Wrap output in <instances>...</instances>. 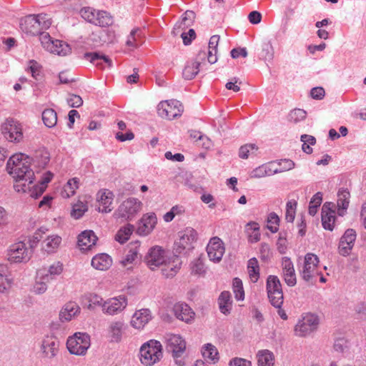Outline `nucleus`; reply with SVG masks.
Listing matches in <instances>:
<instances>
[{
  "instance_id": "5",
  "label": "nucleus",
  "mask_w": 366,
  "mask_h": 366,
  "mask_svg": "<svg viewBox=\"0 0 366 366\" xmlns=\"http://www.w3.org/2000/svg\"><path fill=\"white\" fill-rule=\"evenodd\" d=\"M142 208V203L140 200L134 197H129L121 202L114 213V216L117 219L132 220L141 212Z\"/></svg>"
},
{
  "instance_id": "1",
  "label": "nucleus",
  "mask_w": 366,
  "mask_h": 366,
  "mask_svg": "<svg viewBox=\"0 0 366 366\" xmlns=\"http://www.w3.org/2000/svg\"><path fill=\"white\" fill-rule=\"evenodd\" d=\"M31 158L24 153H16L8 160L6 171L13 178H19L23 175H31L34 171L31 169Z\"/></svg>"
},
{
  "instance_id": "63",
  "label": "nucleus",
  "mask_w": 366,
  "mask_h": 366,
  "mask_svg": "<svg viewBox=\"0 0 366 366\" xmlns=\"http://www.w3.org/2000/svg\"><path fill=\"white\" fill-rule=\"evenodd\" d=\"M192 272L195 274H202L204 273V264L200 259H195L191 265Z\"/></svg>"
},
{
  "instance_id": "2",
  "label": "nucleus",
  "mask_w": 366,
  "mask_h": 366,
  "mask_svg": "<svg viewBox=\"0 0 366 366\" xmlns=\"http://www.w3.org/2000/svg\"><path fill=\"white\" fill-rule=\"evenodd\" d=\"M14 179L15 180L14 188L18 193L28 194L31 197L37 198L45 191L44 184L39 185L34 182V172L31 175L26 174Z\"/></svg>"
},
{
  "instance_id": "40",
  "label": "nucleus",
  "mask_w": 366,
  "mask_h": 366,
  "mask_svg": "<svg viewBox=\"0 0 366 366\" xmlns=\"http://www.w3.org/2000/svg\"><path fill=\"white\" fill-rule=\"evenodd\" d=\"M231 295L227 291L222 292L218 299L219 307L222 313L229 314L232 309Z\"/></svg>"
},
{
  "instance_id": "17",
  "label": "nucleus",
  "mask_w": 366,
  "mask_h": 366,
  "mask_svg": "<svg viewBox=\"0 0 366 366\" xmlns=\"http://www.w3.org/2000/svg\"><path fill=\"white\" fill-rule=\"evenodd\" d=\"M127 305V299L124 295L109 298L104 301L102 312L109 315L122 312Z\"/></svg>"
},
{
  "instance_id": "60",
  "label": "nucleus",
  "mask_w": 366,
  "mask_h": 366,
  "mask_svg": "<svg viewBox=\"0 0 366 366\" xmlns=\"http://www.w3.org/2000/svg\"><path fill=\"white\" fill-rule=\"evenodd\" d=\"M11 285V280L4 273L3 267L0 266V292L8 290Z\"/></svg>"
},
{
  "instance_id": "53",
  "label": "nucleus",
  "mask_w": 366,
  "mask_h": 366,
  "mask_svg": "<svg viewBox=\"0 0 366 366\" xmlns=\"http://www.w3.org/2000/svg\"><path fill=\"white\" fill-rule=\"evenodd\" d=\"M274 48L270 41L264 42L262 45L261 56L266 61H270L274 58Z\"/></svg>"
},
{
  "instance_id": "6",
  "label": "nucleus",
  "mask_w": 366,
  "mask_h": 366,
  "mask_svg": "<svg viewBox=\"0 0 366 366\" xmlns=\"http://www.w3.org/2000/svg\"><path fill=\"white\" fill-rule=\"evenodd\" d=\"M320 274V259L319 257L313 253H307L305 256L302 269L300 271V275L305 282H310L315 280Z\"/></svg>"
},
{
  "instance_id": "39",
  "label": "nucleus",
  "mask_w": 366,
  "mask_h": 366,
  "mask_svg": "<svg viewBox=\"0 0 366 366\" xmlns=\"http://www.w3.org/2000/svg\"><path fill=\"white\" fill-rule=\"evenodd\" d=\"M257 358L258 366H274V355L268 350H259Z\"/></svg>"
},
{
  "instance_id": "55",
  "label": "nucleus",
  "mask_w": 366,
  "mask_h": 366,
  "mask_svg": "<svg viewBox=\"0 0 366 366\" xmlns=\"http://www.w3.org/2000/svg\"><path fill=\"white\" fill-rule=\"evenodd\" d=\"M233 292L237 300H243L244 298V291L242 282L240 279L236 277L233 280Z\"/></svg>"
},
{
  "instance_id": "30",
  "label": "nucleus",
  "mask_w": 366,
  "mask_h": 366,
  "mask_svg": "<svg viewBox=\"0 0 366 366\" xmlns=\"http://www.w3.org/2000/svg\"><path fill=\"white\" fill-rule=\"evenodd\" d=\"M139 242H131L128 245V252L120 262L122 267L127 268L132 267L133 263L139 257Z\"/></svg>"
},
{
  "instance_id": "37",
  "label": "nucleus",
  "mask_w": 366,
  "mask_h": 366,
  "mask_svg": "<svg viewBox=\"0 0 366 366\" xmlns=\"http://www.w3.org/2000/svg\"><path fill=\"white\" fill-rule=\"evenodd\" d=\"M124 325L122 322H112L108 327V336L112 342L121 341L124 332Z\"/></svg>"
},
{
  "instance_id": "14",
  "label": "nucleus",
  "mask_w": 366,
  "mask_h": 366,
  "mask_svg": "<svg viewBox=\"0 0 366 366\" xmlns=\"http://www.w3.org/2000/svg\"><path fill=\"white\" fill-rule=\"evenodd\" d=\"M206 53L205 51H199L194 61L187 62L182 75L185 79H192L196 75L206 66Z\"/></svg>"
},
{
  "instance_id": "32",
  "label": "nucleus",
  "mask_w": 366,
  "mask_h": 366,
  "mask_svg": "<svg viewBox=\"0 0 366 366\" xmlns=\"http://www.w3.org/2000/svg\"><path fill=\"white\" fill-rule=\"evenodd\" d=\"M21 29L31 35H39L41 41V34H47L44 31H40L39 23L37 22L36 15H29L25 18L24 22L21 24Z\"/></svg>"
},
{
  "instance_id": "54",
  "label": "nucleus",
  "mask_w": 366,
  "mask_h": 366,
  "mask_svg": "<svg viewBox=\"0 0 366 366\" xmlns=\"http://www.w3.org/2000/svg\"><path fill=\"white\" fill-rule=\"evenodd\" d=\"M297 202L295 200H290L287 202L285 219L288 222H293L296 214Z\"/></svg>"
},
{
  "instance_id": "15",
  "label": "nucleus",
  "mask_w": 366,
  "mask_h": 366,
  "mask_svg": "<svg viewBox=\"0 0 366 366\" xmlns=\"http://www.w3.org/2000/svg\"><path fill=\"white\" fill-rule=\"evenodd\" d=\"M59 342L53 335L45 336L40 344L39 355L41 358H54L59 351Z\"/></svg>"
},
{
  "instance_id": "20",
  "label": "nucleus",
  "mask_w": 366,
  "mask_h": 366,
  "mask_svg": "<svg viewBox=\"0 0 366 366\" xmlns=\"http://www.w3.org/2000/svg\"><path fill=\"white\" fill-rule=\"evenodd\" d=\"M356 238V232L353 229H347L340 238L338 246L339 253L342 256L349 255L355 245Z\"/></svg>"
},
{
  "instance_id": "50",
  "label": "nucleus",
  "mask_w": 366,
  "mask_h": 366,
  "mask_svg": "<svg viewBox=\"0 0 366 366\" xmlns=\"http://www.w3.org/2000/svg\"><path fill=\"white\" fill-rule=\"evenodd\" d=\"M322 201V194L320 192L316 193L312 198L309 206V214L312 216L316 214L318 207L320 206Z\"/></svg>"
},
{
  "instance_id": "44",
  "label": "nucleus",
  "mask_w": 366,
  "mask_h": 366,
  "mask_svg": "<svg viewBox=\"0 0 366 366\" xmlns=\"http://www.w3.org/2000/svg\"><path fill=\"white\" fill-rule=\"evenodd\" d=\"M112 24V18L109 13L104 11L97 10L94 25L105 27Z\"/></svg>"
},
{
  "instance_id": "35",
  "label": "nucleus",
  "mask_w": 366,
  "mask_h": 366,
  "mask_svg": "<svg viewBox=\"0 0 366 366\" xmlns=\"http://www.w3.org/2000/svg\"><path fill=\"white\" fill-rule=\"evenodd\" d=\"M84 56L86 59H89L90 62L94 65L101 69H104L106 67L105 65H107L109 68L112 67V60L104 54H101L97 52L86 53Z\"/></svg>"
},
{
  "instance_id": "48",
  "label": "nucleus",
  "mask_w": 366,
  "mask_h": 366,
  "mask_svg": "<svg viewBox=\"0 0 366 366\" xmlns=\"http://www.w3.org/2000/svg\"><path fill=\"white\" fill-rule=\"evenodd\" d=\"M78 180L76 178L69 179L64 186L61 192V196L64 198H69L74 195L76 190L78 189Z\"/></svg>"
},
{
  "instance_id": "7",
  "label": "nucleus",
  "mask_w": 366,
  "mask_h": 366,
  "mask_svg": "<svg viewBox=\"0 0 366 366\" xmlns=\"http://www.w3.org/2000/svg\"><path fill=\"white\" fill-rule=\"evenodd\" d=\"M90 345V337L82 332H76L69 337L66 342V347L70 353L76 355H85Z\"/></svg>"
},
{
  "instance_id": "42",
  "label": "nucleus",
  "mask_w": 366,
  "mask_h": 366,
  "mask_svg": "<svg viewBox=\"0 0 366 366\" xmlns=\"http://www.w3.org/2000/svg\"><path fill=\"white\" fill-rule=\"evenodd\" d=\"M248 234V240L251 243L257 242L260 240L261 234L259 232V225L255 222H249L246 226Z\"/></svg>"
},
{
  "instance_id": "45",
  "label": "nucleus",
  "mask_w": 366,
  "mask_h": 366,
  "mask_svg": "<svg viewBox=\"0 0 366 366\" xmlns=\"http://www.w3.org/2000/svg\"><path fill=\"white\" fill-rule=\"evenodd\" d=\"M88 210V206L85 201L78 200L72 205L71 216L75 219L81 218Z\"/></svg>"
},
{
  "instance_id": "49",
  "label": "nucleus",
  "mask_w": 366,
  "mask_h": 366,
  "mask_svg": "<svg viewBox=\"0 0 366 366\" xmlns=\"http://www.w3.org/2000/svg\"><path fill=\"white\" fill-rule=\"evenodd\" d=\"M185 213V208L182 205H175L172 207L170 211L164 215V220L166 222H170L176 216H182Z\"/></svg>"
},
{
  "instance_id": "27",
  "label": "nucleus",
  "mask_w": 366,
  "mask_h": 366,
  "mask_svg": "<svg viewBox=\"0 0 366 366\" xmlns=\"http://www.w3.org/2000/svg\"><path fill=\"white\" fill-rule=\"evenodd\" d=\"M97 237L92 230H85L78 237L77 244L81 250L87 251L96 244Z\"/></svg>"
},
{
  "instance_id": "28",
  "label": "nucleus",
  "mask_w": 366,
  "mask_h": 366,
  "mask_svg": "<svg viewBox=\"0 0 366 366\" xmlns=\"http://www.w3.org/2000/svg\"><path fill=\"white\" fill-rule=\"evenodd\" d=\"M156 224V215L154 214H146L139 222L137 232L141 235H147L153 230Z\"/></svg>"
},
{
  "instance_id": "29",
  "label": "nucleus",
  "mask_w": 366,
  "mask_h": 366,
  "mask_svg": "<svg viewBox=\"0 0 366 366\" xmlns=\"http://www.w3.org/2000/svg\"><path fill=\"white\" fill-rule=\"evenodd\" d=\"M81 311L80 307L74 302H69L64 305L59 312L61 322H69L77 317Z\"/></svg>"
},
{
  "instance_id": "58",
  "label": "nucleus",
  "mask_w": 366,
  "mask_h": 366,
  "mask_svg": "<svg viewBox=\"0 0 366 366\" xmlns=\"http://www.w3.org/2000/svg\"><path fill=\"white\" fill-rule=\"evenodd\" d=\"M139 32L140 29L139 28H134L131 31L126 41V45L127 46L132 48L137 47V37L139 36Z\"/></svg>"
},
{
  "instance_id": "4",
  "label": "nucleus",
  "mask_w": 366,
  "mask_h": 366,
  "mask_svg": "<svg viewBox=\"0 0 366 366\" xmlns=\"http://www.w3.org/2000/svg\"><path fill=\"white\" fill-rule=\"evenodd\" d=\"M32 257V250L24 241L11 244L6 251V258L10 263H26Z\"/></svg>"
},
{
  "instance_id": "33",
  "label": "nucleus",
  "mask_w": 366,
  "mask_h": 366,
  "mask_svg": "<svg viewBox=\"0 0 366 366\" xmlns=\"http://www.w3.org/2000/svg\"><path fill=\"white\" fill-rule=\"evenodd\" d=\"M81 302L89 310H94L96 307H101L103 310L104 303V299L100 295L93 292H87L82 295Z\"/></svg>"
},
{
  "instance_id": "51",
  "label": "nucleus",
  "mask_w": 366,
  "mask_h": 366,
  "mask_svg": "<svg viewBox=\"0 0 366 366\" xmlns=\"http://www.w3.org/2000/svg\"><path fill=\"white\" fill-rule=\"evenodd\" d=\"M49 280H45L40 277V272H37L36 282L33 286V292L35 294L40 295L44 293L47 290L46 283Z\"/></svg>"
},
{
  "instance_id": "18",
  "label": "nucleus",
  "mask_w": 366,
  "mask_h": 366,
  "mask_svg": "<svg viewBox=\"0 0 366 366\" xmlns=\"http://www.w3.org/2000/svg\"><path fill=\"white\" fill-rule=\"evenodd\" d=\"M281 275L285 284L289 287H294L297 284V275L294 264L290 258L284 257L281 261Z\"/></svg>"
},
{
  "instance_id": "64",
  "label": "nucleus",
  "mask_w": 366,
  "mask_h": 366,
  "mask_svg": "<svg viewBox=\"0 0 366 366\" xmlns=\"http://www.w3.org/2000/svg\"><path fill=\"white\" fill-rule=\"evenodd\" d=\"M66 102L69 107L74 108L80 107L82 104L83 101L81 97L75 94H71L68 97Z\"/></svg>"
},
{
  "instance_id": "26",
  "label": "nucleus",
  "mask_w": 366,
  "mask_h": 366,
  "mask_svg": "<svg viewBox=\"0 0 366 366\" xmlns=\"http://www.w3.org/2000/svg\"><path fill=\"white\" fill-rule=\"evenodd\" d=\"M167 345L174 357H180L186 349V342L179 335L172 334L169 335Z\"/></svg>"
},
{
  "instance_id": "22",
  "label": "nucleus",
  "mask_w": 366,
  "mask_h": 366,
  "mask_svg": "<svg viewBox=\"0 0 366 366\" xmlns=\"http://www.w3.org/2000/svg\"><path fill=\"white\" fill-rule=\"evenodd\" d=\"M114 197V195L110 190L100 189L97 194L99 211L104 213L110 212L113 209Z\"/></svg>"
},
{
  "instance_id": "24",
  "label": "nucleus",
  "mask_w": 366,
  "mask_h": 366,
  "mask_svg": "<svg viewBox=\"0 0 366 366\" xmlns=\"http://www.w3.org/2000/svg\"><path fill=\"white\" fill-rule=\"evenodd\" d=\"M172 310L177 319L186 323H190L194 319L195 313L190 307L185 303H175L173 305Z\"/></svg>"
},
{
  "instance_id": "41",
  "label": "nucleus",
  "mask_w": 366,
  "mask_h": 366,
  "mask_svg": "<svg viewBox=\"0 0 366 366\" xmlns=\"http://www.w3.org/2000/svg\"><path fill=\"white\" fill-rule=\"evenodd\" d=\"M247 273L251 282L255 283L259 278V266L258 260L255 258H251L247 262Z\"/></svg>"
},
{
  "instance_id": "46",
  "label": "nucleus",
  "mask_w": 366,
  "mask_h": 366,
  "mask_svg": "<svg viewBox=\"0 0 366 366\" xmlns=\"http://www.w3.org/2000/svg\"><path fill=\"white\" fill-rule=\"evenodd\" d=\"M134 230L132 224H127L121 227L115 235V239L121 244L126 242L130 237Z\"/></svg>"
},
{
  "instance_id": "9",
  "label": "nucleus",
  "mask_w": 366,
  "mask_h": 366,
  "mask_svg": "<svg viewBox=\"0 0 366 366\" xmlns=\"http://www.w3.org/2000/svg\"><path fill=\"white\" fill-rule=\"evenodd\" d=\"M197 239V231L192 227H187L178 232L177 237L174 242V249L179 254L186 249H189L192 247V244Z\"/></svg>"
},
{
  "instance_id": "11",
  "label": "nucleus",
  "mask_w": 366,
  "mask_h": 366,
  "mask_svg": "<svg viewBox=\"0 0 366 366\" xmlns=\"http://www.w3.org/2000/svg\"><path fill=\"white\" fill-rule=\"evenodd\" d=\"M318 325V317L312 313H306L295 325V333L297 336L305 337L315 331Z\"/></svg>"
},
{
  "instance_id": "57",
  "label": "nucleus",
  "mask_w": 366,
  "mask_h": 366,
  "mask_svg": "<svg viewBox=\"0 0 366 366\" xmlns=\"http://www.w3.org/2000/svg\"><path fill=\"white\" fill-rule=\"evenodd\" d=\"M36 19L37 22L39 23L40 31H42L44 29H49L51 25V20L46 14L36 15Z\"/></svg>"
},
{
  "instance_id": "13",
  "label": "nucleus",
  "mask_w": 366,
  "mask_h": 366,
  "mask_svg": "<svg viewBox=\"0 0 366 366\" xmlns=\"http://www.w3.org/2000/svg\"><path fill=\"white\" fill-rule=\"evenodd\" d=\"M1 133L11 142H19L23 139L21 126L13 119H8L1 125Z\"/></svg>"
},
{
  "instance_id": "34",
  "label": "nucleus",
  "mask_w": 366,
  "mask_h": 366,
  "mask_svg": "<svg viewBox=\"0 0 366 366\" xmlns=\"http://www.w3.org/2000/svg\"><path fill=\"white\" fill-rule=\"evenodd\" d=\"M330 203H325L322 208V224L324 229L332 231L335 227V211L330 208Z\"/></svg>"
},
{
  "instance_id": "52",
  "label": "nucleus",
  "mask_w": 366,
  "mask_h": 366,
  "mask_svg": "<svg viewBox=\"0 0 366 366\" xmlns=\"http://www.w3.org/2000/svg\"><path fill=\"white\" fill-rule=\"evenodd\" d=\"M280 218L274 212L270 213L267 219V228L272 233H275L279 229Z\"/></svg>"
},
{
  "instance_id": "21",
  "label": "nucleus",
  "mask_w": 366,
  "mask_h": 366,
  "mask_svg": "<svg viewBox=\"0 0 366 366\" xmlns=\"http://www.w3.org/2000/svg\"><path fill=\"white\" fill-rule=\"evenodd\" d=\"M182 266V261L177 255L169 256L164 262L161 268L162 275L166 278L174 277L179 271Z\"/></svg>"
},
{
  "instance_id": "47",
  "label": "nucleus",
  "mask_w": 366,
  "mask_h": 366,
  "mask_svg": "<svg viewBox=\"0 0 366 366\" xmlns=\"http://www.w3.org/2000/svg\"><path fill=\"white\" fill-rule=\"evenodd\" d=\"M258 147L255 144H246L240 147L239 149V157L241 159H246L249 157L257 154Z\"/></svg>"
},
{
  "instance_id": "8",
  "label": "nucleus",
  "mask_w": 366,
  "mask_h": 366,
  "mask_svg": "<svg viewBox=\"0 0 366 366\" xmlns=\"http://www.w3.org/2000/svg\"><path fill=\"white\" fill-rule=\"evenodd\" d=\"M267 291L270 302L275 307H280L283 303L282 284L277 276L269 275L267 280Z\"/></svg>"
},
{
  "instance_id": "25",
  "label": "nucleus",
  "mask_w": 366,
  "mask_h": 366,
  "mask_svg": "<svg viewBox=\"0 0 366 366\" xmlns=\"http://www.w3.org/2000/svg\"><path fill=\"white\" fill-rule=\"evenodd\" d=\"M62 244V237L56 234H51L45 237L41 243L42 252L46 254H54L57 252Z\"/></svg>"
},
{
  "instance_id": "31",
  "label": "nucleus",
  "mask_w": 366,
  "mask_h": 366,
  "mask_svg": "<svg viewBox=\"0 0 366 366\" xmlns=\"http://www.w3.org/2000/svg\"><path fill=\"white\" fill-rule=\"evenodd\" d=\"M64 270L63 264L59 262H54L50 264L48 269H41L38 272H40V277L45 280H53L56 276L60 275Z\"/></svg>"
},
{
  "instance_id": "62",
  "label": "nucleus",
  "mask_w": 366,
  "mask_h": 366,
  "mask_svg": "<svg viewBox=\"0 0 366 366\" xmlns=\"http://www.w3.org/2000/svg\"><path fill=\"white\" fill-rule=\"evenodd\" d=\"M28 69L31 72V76L34 79H38L39 76H40L41 71V66L39 64L34 60H30L29 62Z\"/></svg>"
},
{
  "instance_id": "12",
  "label": "nucleus",
  "mask_w": 366,
  "mask_h": 366,
  "mask_svg": "<svg viewBox=\"0 0 366 366\" xmlns=\"http://www.w3.org/2000/svg\"><path fill=\"white\" fill-rule=\"evenodd\" d=\"M169 257L168 252L162 247L154 246L149 249L145 257V262L152 270L159 268Z\"/></svg>"
},
{
  "instance_id": "43",
  "label": "nucleus",
  "mask_w": 366,
  "mask_h": 366,
  "mask_svg": "<svg viewBox=\"0 0 366 366\" xmlns=\"http://www.w3.org/2000/svg\"><path fill=\"white\" fill-rule=\"evenodd\" d=\"M204 358L207 361L215 362L219 359L217 348L212 344L205 345L202 350Z\"/></svg>"
},
{
  "instance_id": "23",
  "label": "nucleus",
  "mask_w": 366,
  "mask_h": 366,
  "mask_svg": "<svg viewBox=\"0 0 366 366\" xmlns=\"http://www.w3.org/2000/svg\"><path fill=\"white\" fill-rule=\"evenodd\" d=\"M157 112L159 114H181L184 112V106L176 99L164 100L159 103Z\"/></svg>"
},
{
  "instance_id": "3",
  "label": "nucleus",
  "mask_w": 366,
  "mask_h": 366,
  "mask_svg": "<svg viewBox=\"0 0 366 366\" xmlns=\"http://www.w3.org/2000/svg\"><path fill=\"white\" fill-rule=\"evenodd\" d=\"M139 354L140 361L144 365H154L162 357V345L159 341L151 340L142 345Z\"/></svg>"
},
{
  "instance_id": "56",
  "label": "nucleus",
  "mask_w": 366,
  "mask_h": 366,
  "mask_svg": "<svg viewBox=\"0 0 366 366\" xmlns=\"http://www.w3.org/2000/svg\"><path fill=\"white\" fill-rule=\"evenodd\" d=\"M275 169L274 172H276ZM273 171L269 168L268 165L264 164L253 170L252 177L254 178H261L265 176H269L272 174Z\"/></svg>"
},
{
  "instance_id": "36",
  "label": "nucleus",
  "mask_w": 366,
  "mask_h": 366,
  "mask_svg": "<svg viewBox=\"0 0 366 366\" xmlns=\"http://www.w3.org/2000/svg\"><path fill=\"white\" fill-rule=\"evenodd\" d=\"M112 264V259L105 253H101L95 255L92 259V267L98 270H107Z\"/></svg>"
},
{
  "instance_id": "38",
  "label": "nucleus",
  "mask_w": 366,
  "mask_h": 366,
  "mask_svg": "<svg viewBox=\"0 0 366 366\" xmlns=\"http://www.w3.org/2000/svg\"><path fill=\"white\" fill-rule=\"evenodd\" d=\"M350 194L346 189L340 190L337 194V212L339 215L342 216L350 204Z\"/></svg>"
},
{
  "instance_id": "59",
  "label": "nucleus",
  "mask_w": 366,
  "mask_h": 366,
  "mask_svg": "<svg viewBox=\"0 0 366 366\" xmlns=\"http://www.w3.org/2000/svg\"><path fill=\"white\" fill-rule=\"evenodd\" d=\"M97 10L92 8H84L81 10V15L87 21L94 24Z\"/></svg>"
},
{
  "instance_id": "16",
  "label": "nucleus",
  "mask_w": 366,
  "mask_h": 366,
  "mask_svg": "<svg viewBox=\"0 0 366 366\" xmlns=\"http://www.w3.org/2000/svg\"><path fill=\"white\" fill-rule=\"evenodd\" d=\"M206 250L211 261L215 263L219 262L225 252L224 244L219 237H212L207 245Z\"/></svg>"
},
{
  "instance_id": "61",
  "label": "nucleus",
  "mask_w": 366,
  "mask_h": 366,
  "mask_svg": "<svg viewBox=\"0 0 366 366\" xmlns=\"http://www.w3.org/2000/svg\"><path fill=\"white\" fill-rule=\"evenodd\" d=\"M189 136L195 142L207 141V144L204 142L202 144V146H204L206 148H209L211 145L209 139L207 137L203 136L199 131L190 130Z\"/></svg>"
},
{
  "instance_id": "10",
  "label": "nucleus",
  "mask_w": 366,
  "mask_h": 366,
  "mask_svg": "<svg viewBox=\"0 0 366 366\" xmlns=\"http://www.w3.org/2000/svg\"><path fill=\"white\" fill-rule=\"evenodd\" d=\"M41 44L49 52L59 56H66L71 53L69 44L59 40H54L49 34H41Z\"/></svg>"
},
{
  "instance_id": "19",
  "label": "nucleus",
  "mask_w": 366,
  "mask_h": 366,
  "mask_svg": "<svg viewBox=\"0 0 366 366\" xmlns=\"http://www.w3.org/2000/svg\"><path fill=\"white\" fill-rule=\"evenodd\" d=\"M152 314L150 310L142 308L136 310L132 315L130 325L135 330H142L145 326L152 320Z\"/></svg>"
}]
</instances>
